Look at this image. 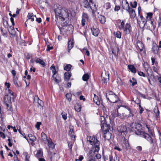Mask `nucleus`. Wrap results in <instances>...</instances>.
<instances>
[{"label":"nucleus","mask_w":161,"mask_h":161,"mask_svg":"<svg viewBox=\"0 0 161 161\" xmlns=\"http://www.w3.org/2000/svg\"><path fill=\"white\" fill-rule=\"evenodd\" d=\"M138 127L140 128L139 125H136L135 127L136 130L135 131L136 134L146 139L150 144H153V141L151 137V136H153L154 135L153 132L150 130H148L149 133L150 134V135L146 133L145 132L142 131L140 129H138Z\"/></svg>","instance_id":"obj_1"},{"label":"nucleus","mask_w":161,"mask_h":161,"mask_svg":"<svg viewBox=\"0 0 161 161\" xmlns=\"http://www.w3.org/2000/svg\"><path fill=\"white\" fill-rule=\"evenodd\" d=\"M125 24L124 20L121 22L120 25L119 26V30H122L124 32V35L126 36L129 34H130L132 32V28L130 23H127Z\"/></svg>","instance_id":"obj_2"},{"label":"nucleus","mask_w":161,"mask_h":161,"mask_svg":"<svg viewBox=\"0 0 161 161\" xmlns=\"http://www.w3.org/2000/svg\"><path fill=\"white\" fill-rule=\"evenodd\" d=\"M106 97L111 103H115L119 101V98L118 96L111 91L106 93Z\"/></svg>","instance_id":"obj_3"},{"label":"nucleus","mask_w":161,"mask_h":161,"mask_svg":"<svg viewBox=\"0 0 161 161\" xmlns=\"http://www.w3.org/2000/svg\"><path fill=\"white\" fill-rule=\"evenodd\" d=\"M63 9L61 6L58 4H56V7L54 8V11L56 18H58L59 19H60L61 16L62 11Z\"/></svg>","instance_id":"obj_4"},{"label":"nucleus","mask_w":161,"mask_h":161,"mask_svg":"<svg viewBox=\"0 0 161 161\" xmlns=\"http://www.w3.org/2000/svg\"><path fill=\"white\" fill-rule=\"evenodd\" d=\"M127 127L124 125H122L118 127L117 130L118 132L121 133V136L124 137L127 133Z\"/></svg>","instance_id":"obj_5"},{"label":"nucleus","mask_w":161,"mask_h":161,"mask_svg":"<svg viewBox=\"0 0 161 161\" xmlns=\"http://www.w3.org/2000/svg\"><path fill=\"white\" fill-rule=\"evenodd\" d=\"M4 103L7 106L8 110L12 112L13 110L11 106V97L6 96L4 97Z\"/></svg>","instance_id":"obj_6"},{"label":"nucleus","mask_w":161,"mask_h":161,"mask_svg":"<svg viewBox=\"0 0 161 161\" xmlns=\"http://www.w3.org/2000/svg\"><path fill=\"white\" fill-rule=\"evenodd\" d=\"M69 13L67 9H64L62 11L61 17L59 19H61L62 21H64L66 19H69Z\"/></svg>","instance_id":"obj_7"},{"label":"nucleus","mask_w":161,"mask_h":161,"mask_svg":"<svg viewBox=\"0 0 161 161\" xmlns=\"http://www.w3.org/2000/svg\"><path fill=\"white\" fill-rule=\"evenodd\" d=\"M99 149V148L97 147V148L92 147V149L89 151L88 153L90 158H93L95 154L98 152Z\"/></svg>","instance_id":"obj_8"},{"label":"nucleus","mask_w":161,"mask_h":161,"mask_svg":"<svg viewBox=\"0 0 161 161\" xmlns=\"http://www.w3.org/2000/svg\"><path fill=\"white\" fill-rule=\"evenodd\" d=\"M35 3L39 4L41 8L44 9L45 6H50V4L47 1H35Z\"/></svg>","instance_id":"obj_9"},{"label":"nucleus","mask_w":161,"mask_h":161,"mask_svg":"<svg viewBox=\"0 0 161 161\" xmlns=\"http://www.w3.org/2000/svg\"><path fill=\"white\" fill-rule=\"evenodd\" d=\"M109 129V126L107 127V129L105 130L106 132L104 133L103 137L105 139L108 140H110L111 138V134L108 132V130Z\"/></svg>","instance_id":"obj_10"},{"label":"nucleus","mask_w":161,"mask_h":161,"mask_svg":"<svg viewBox=\"0 0 161 161\" xmlns=\"http://www.w3.org/2000/svg\"><path fill=\"white\" fill-rule=\"evenodd\" d=\"M93 1H84L83 2V4L84 7L85 8H91L92 7L91 4H93Z\"/></svg>","instance_id":"obj_11"},{"label":"nucleus","mask_w":161,"mask_h":161,"mask_svg":"<svg viewBox=\"0 0 161 161\" xmlns=\"http://www.w3.org/2000/svg\"><path fill=\"white\" fill-rule=\"evenodd\" d=\"M159 47H158V45L156 43H153V44L152 47V50L155 54L158 55L159 53Z\"/></svg>","instance_id":"obj_12"},{"label":"nucleus","mask_w":161,"mask_h":161,"mask_svg":"<svg viewBox=\"0 0 161 161\" xmlns=\"http://www.w3.org/2000/svg\"><path fill=\"white\" fill-rule=\"evenodd\" d=\"M122 146L126 150H128L130 148V146L128 140L126 139L125 137H124Z\"/></svg>","instance_id":"obj_13"},{"label":"nucleus","mask_w":161,"mask_h":161,"mask_svg":"<svg viewBox=\"0 0 161 161\" xmlns=\"http://www.w3.org/2000/svg\"><path fill=\"white\" fill-rule=\"evenodd\" d=\"M111 115L113 119H114L117 117H119L120 118H123L121 117V114H119L118 108L116 109L114 111L112 112Z\"/></svg>","instance_id":"obj_14"},{"label":"nucleus","mask_w":161,"mask_h":161,"mask_svg":"<svg viewBox=\"0 0 161 161\" xmlns=\"http://www.w3.org/2000/svg\"><path fill=\"white\" fill-rule=\"evenodd\" d=\"M91 29L93 35L96 36H98L99 33V30L98 28L93 26L92 28H91Z\"/></svg>","instance_id":"obj_15"},{"label":"nucleus","mask_w":161,"mask_h":161,"mask_svg":"<svg viewBox=\"0 0 161 161\" xmlns=\"http://www.w3.org/2000/svg\"><path fill=\"white\" fill-rule=\"evenodd\" d=\"M99 144L100 142L97 139V137H96L95 139H94L93 142L91 143V145H92V147L97 148V147L100 148Z\"/></svg>","instance_id":"obj_16"},{"label":"nucleus","mask_w":161,"mask_h":161,"mask_svg":"<svg viewBox=\"0 0 161 161\" xmlns=\"http://www.w3.org/2000/svg\"><path fill=\"white\" fill-rule=\"evenodd\" d=\"M71 76V72H66L64 74V80L66 81H68Z\"/></svg>","instance_id":"obj_17"},{"label":"nucleus","mask_w":161,"mask_h":161,"mask_svg":"<svg viewBox=\"0 0 161 161\" xmlns=\"http://www.w3.org/2000/svg\"><path fill=\"white\" fill-rule=\"evenodd\" d=\"M122 7L124 9L126 10L127 11L130 9L129 3L127 1H125L124 4L122 5Z\"/></svg>","instance_id":"obj_18"},{"label":"nucleus","mask_w":161,"mask_h":161,"mask_svg":"<svg viewBox=\"0 0 161 161\" xmlns=\"http://www.w3.org/2000/svg\"><path fill=\"white\" fill-rule=\"evenodd\" d=\"M129 69L133 73H135L136 72V69L133 65L129 64L128 65Z\"/></svg>","instance_id":"obj_19"},{"label":"nucleus","mask_w":161,"mask_h":161,"mask_svg":"<svg viewBox=\"0 0 161 161\" xmlns=\"http://www.w3.org/2000/svg\"><path fill=\"white\" fill-rule=\"evenodd\" d=\"M68 52L69 53L70 50L72 48L74 45V42L73 41H69L68 42Z\"/></svg>","instance_id":"obj_20"},{"label":"nucleus","mask_w":161,"mask_h":161,"mask_svg":"<svg viewBox=\"0 0 161 161\" xmlns=\"http://www.w3.org/2000/svg\"><path fill=\"white\" fill-rule=\"evenodd\" d=\"M127 12L129 13L130 17H134L136 16L135 12L134 9L130 8Z\"/></svg>","instance_id":"obj_21"},{"label":"nucleus","mask_w":161,"mask_h":161,"mask_svg":"<svg viewBox=\"0 0 161 161\" xmlns=\"http://www.w3.org/2000/svg\"><path fill=\"white\" fill-rule=\"evenodd\" d=\"M140 18L141 19L142 24V27H144L147 24V21L145 19L144 17H143L142 15H140Z\"/></svg>","instance_id":"obj_22"},{"label":"nucleus","mask_w":161,"mask_h":161,"mask_svg":"<svg viewBox=\"0 0 161 161\" xmlns=\"http://www.w3.org/2000/svg\"><path fill=\"white\" fill-rule=\"evenodd\" d=\"M28 19H31V21H33L34 20V17L36 18L35 15H34L32 13H29L27 15Z\"/></svg>","instance_id":"obj_23"},{"label":"nucleus","mask_w":161,"mask_h":161,"mask_svg":"<svg viewBox=\"0 0 161 161\" xmlns=\"http://www.w3.org/2000/svg\"><path fill=\"white\" fill-rule=\"evenodd\" d=\"M99 21L102 24H104L106 21V18L103 15H100L98 17Z\"/></svg>","instance_id":"obj_24"},{"label":"nucleus","mask_w":161,"mask_h":161,"mask_svg":"<svg viewBox=\"0 0 161 161\" xmlns=\"http://www.w3.org/2000/svg\"><path fill=\"white\" fill-rule=\"evenodd\" d=\"M43 156V152L41 150H38L37 151V153L36 154V156L39 158Z\"/></svg>","instance_id":"obj_25"},{"label":"nucleus","mask_w":161,"mask_h":161,"mask_svg":"<svg viewBox=\"0 0 161 161\" xmlns=\"http://www.w3.org/2000/svg\"><path fill=\"white\" fill-rule=\"evenodd\" d=\"M35 61L36 63H39L42 66L45 65V62L39 58H36V59Z\"/></svg>","instance_id":"obj_26"},{"label":"nucleus","mask_w":161,"mask_h":161,"mask_svg":"<svg viewBox=\"0 0 161 161\" xmlns=\"http://www.w3.org/2000/svg\"><path fill=\"white\" fill-rule=\"evenodd\" d=\"M47 141L48 143V145L49 147L52 149L53 148L55 147L54 144L52 142V141H50L48 139H47Z\"/></svg>","instance_id":"obj_27"},{"label":"nucleus","mask_w":161,"mask_h":161,"mask_svg":"<svg viewBox=\"0 0 161 161\" xmlns=\"http://www.w3.org/2000/svg\"><path fill=\"white\" fill-rule=\"evenodd\" d=\"M41 138L42 141H45L47 140V137L46 134L42 132L41 134Z\"/></svg>","instance_id":"obj_28"},{"label":"nucleus","mask_w":161,"mask_h":161,"mask_svg":"<svg viewBox=\"0 0 161 161\" xmlns=\"http://www.w3.org/2000/svg\"><path fill=\"white\" fill-rule=\"evenodd\" d=\"M94 97L93 98V101L96 103L97 105H99L100 103V101H99V99L98 98V97L96 96L95 94H94Z\"/></svg>","instance_id":"obj_29"},{"label":"nucleus","mask_w":161,"mask_h":161,"mask_svg":"<svg viewBox=\"0 0 161 161\" xmlns=\"http://www.w3.org/2000/svg\"><path fill=\"white\" fill-rule=\"evenodd\" d=\"M81 106L78 103L76 104L75 105V109L76 111L79 112L81 110Z\"/></svg>","instance_id":"obj_30"},{"label":"nucleus","mask_w":161,"mask_h":161,"mask_svg":"<svg viewBox=\"0 0 161 161\" xmlns=\"http://www.w3.org/2000/svg\"><path fill=\"white\" fill-rule=\"evenodd\" d=\"M28 137L29 138L30 140L32 142H34L36 140V137L31 134L28 135Z\"/></svg>","instance_id":"obj_31"},{"label":"nucleus","mask_w":161,"mask_h":161,"mask_svg":"<svg viewBox=\"0 0 161 161\" xmlns=\"http://www.w3.org/2000/svg\"><path fill=\"white\" fill-rule=\"evenodd\" d=\"M89 78V75L87 73L84 74L82 76V80L84 81H87Z\"/></svg>","instance_id":"obj_32"},{"label":"nucleus","mask_w":161,"mask_h":161,"mask_svg":"<svg viewBox=\"0 0 161 161\" xmlns=\"http://www.w3.org/2000/svg\"><path fill=\"white\" fill-rule=\"evenodd\" d=\"M101 119V122L102 124H103V126H108L107 124H104L105 121H104V117L103 116H101L100 117Z\"/></svg>","instance_id":"obj_33"},{"label":"nucleus","mask_w":161,"mask_h":161,"mask_svg":"<svg viewBox=\"0 0 161 161\" xmlns=\"http://www.w3.org/2000/svg\"><path fill=\"white\" fill-rule=\"evenodd\" d=\"M71 67L72 66L71 64H67L66 66L64 67V70L67 71H69L71 69Z\"/></svg>","instance_id":"obj_34"},{"label":"nucleus","mask_w":161,"mask_h":161,"mask_svg":"<svg viewBox=\"0 0 161 161\" xmlns=\"http://www.w3.org/2000/svg\"><path fill=\"white\" fill-rule=\"evenodd\" d=\"M147 22L149 23H150L151 25V27H153V29H155L156 27V26L154 25L153 23V19H150L148 20Z\"/></svg>","instance_id":"obj_35"},{"label":"nucleus","mask_w":161,"mask_h":161,"mask_svg":"<svg viewBox=\"0 0 161 161\" xmlns=\"http://www.w3.org/2000/svg\"><path fill=\"white\" fill-rule=\"evenodd\" d=\"M154 112L156 115L157 118H158L159 117V111L158 108H155Z\"/></svg>","instance_id":"obj_36"},{"label":"nucleus","mask_w":161,"mask_h":161,"mask_svg":"<svg viewBox=\"0 0 161 161\" xmlns=\"http://www.w3.org/2000/svg\"><path fill=\"white\" fill-rule=\"evenodd\" d=\"M74 131H73V129H70V130L69 132V135L72 137V138L75 137V136L74 135Z\"/></svg>","instance_id":"obj_37"},{"label":"nucleus","mask_w":161,"mask_h":161,"mask_svg":"<svg viewBox=\"0 0 161 161\" xmlns=\"http://www.w3.org/2000/svg\"><path fill=\"white\" fill-rule=\"evenodd\" d=\"M130 4L131 7L133 8H135L137 5V3L135 1H134L133 3L130 2Z\"/></svg>","instance_id":"obj_38"},{"label":"nucleus","mask_w":161,"mask_h":161,"mask_svg":"<svg viewBox=\"0 0 161 161\" xmlns=\"http://www.w3.org/2000/svg\"><path fill=\"white\" fill-rule=\"evenodd\" d=\"M72 95L70 93H67L66 95V97L68 101H70L71 99Z\"/></svg>","instance_id":"obj_39"},{"label":"nucleus","mask_w":161,"mask_h":161,"mask_svg":"<svg viewBox=\"0 0 161 161\" xmlns=\"http://www.w3.org/2000/svg\"><path fill=\"white\" fill-rule=\"evenodd\" d=\"M115 36L119 38H121V32L119 31H117L115 33Z\"/></svg>","instance_id":"obj_40"},{"label":"nucleus","mask_w":161,"mask_h":161,"mask_svg":"<svg viewBox=\"0 0 161 161\" xmlns=\"http://www.w3.org/2000/svg\"><path fill=\"white\" fill-rule=\"evenodd\" d=\"M101 155L99 153H96L95 155V156L93 158V159H95V158L97 159H99L101 158Z\"/></svg>","instance_id":"obj_41"},{"label":"nucleus","mask_w":161,"mask_h":161,"mask_svg":"<svg viewBox=\"0 0 161 161\" xmlns=\"http://www.w3.org/2000/svg\"><path fill=\"white\" fill-rule=\"evenodd\" d=\"M153 15V14L151 13H149L147 14V18L148 20L151 19L152 16Z\"/></svg>","instance_id":"obj_42"},{"label":"nucleus","mask_w":161,"mask_h":161,"mask_svg":"<svg viewBox=\"0 0 161 161\" xmlns=\"http://www.w3.org/2000/svg\"><path fill=\"white\" fill-rule=\"evenodd\" d=\"M61 114L62 116V117L63 118V119L65 120H66V119H67V114L65 113L62 112L61 113Z\"/></svg>","instance_id":"obj_43"},{"label":"nucleus","mask_w":161,"mask_h":161,"mask_svg":"<svg viewBox=\"0 0 161 161\" xmlns=\"http://www.w3.org/2000/svg\"><path fill=\"white\" fill-rule=\"evenodd\" d=\"M104 7L106 9H108L110 8L111 6L109 3H106L104 5Z\"/></svg>","instance_id":"obj_44"},{"label":"nucleus","mask_w":161,"mask_h":161,"mask_svg":"<svg viewBox=\"0 0 161 161\" xmlns=\"http://www.w3.org/2000/svg\"><path fill=\"white\" fill-rule=\"evenodd\" d=\"M95 138H96L95 136H92V137L91 136L90 137L89 142L90 144H91V143L93 142L94 139H95Z\"/></svg>","instance_id":"obj_45"},{"label":"nucleus","mask_w":161,"mask_h":161,"mask_svg":"<svg viewBox=\"0 0 161 161\" xmlns=\"http://www.w3.org/2000/svg\"><path fill=\"white\" fill-rule=\"evenodd\" d=\"M82 19H88V15H87V14L83 12V13H82Z\"/></svg>","instance_id":"obj_46"},{"label":"nucleus","mask_w":161,"mask_h":161,"mask_svg":"<svg viewBox=\"0 0 161 161\" xmlns=\"http://www.w3.org/2000/svg\"><path fill=\"white\" fill-rule=\"evenodd\" d=\"M15 86L17 87H19L21 86V84L19 81H17V82L14 83Z\"/></svg>","instance_id":"obj_47"},{"label":"nucleus","mask_w":161,"mask_h":161,"mask_svg":"<svg viewBox=\"0 0 161 161\" xmlns=\"http://www.w3.org/2000/svg\"><path fill=\"white\" fill-rule=\"evenodd\" d=\"M42 124V123L40 122H37L36 125V127L37 128V130L40 129V126Z\"/></svg>","instance_id":"obj_48"},{"label":"nucleus","mask_w":161,"mask_h":161,"mask_svg":"<svg viewBox=\"0 0 161 161\" xmlns=\"http://www.w3.org/2000/svg\"><path fill=\"white\" fill-rule=\"evenodd\" d=\"M83 50L84 51H85V50L86 51L85 54L87 56H90V53L89 52V51L88 50H86L85 48H83Z\"/></svg>","instance_id":"obj_49"},{"label":"nucleus","mask_w":161,"mask_h":161,"mask_svg":"<svg viewBox=\"0 0 161 161\" xmlns=\"http://www.w3.org/2000/svg\"><path fill=\"white\" fill-rule=\"evenodd\" d=\"M138 75H140V76H143V77H145V74L143 73V72H141V71H138Z\"/></svg>","instance_id":"obj_50"},{"label":"nucleus","mask_w":161,"mask_h":161,"mask_svg":"<svg viewBox=\"0 0 161 161\" xmlns=\"http://www.w3.org/2000/svg\"><path fill=\"white\" fill-rule=\"evenodd\" d=\"M0 136L1 137H2L3 139H5V134L2 132L0 131Z\"/></svg>","instance_id":"obj_51"},{"label":"nucleus","mask_w":161,"mask_h":161,"mask_svg":"<svg viewBox=\"0 0 161 161\" xmlns=\"http://www.w3.org/2000/svg\"><path fill=\"white\" fill-rule=\"evenodd\" d=\"M52 72H53V75L52 76V77L54 78V76H55L54 75H55V74H56V73L57 72V71H56L55 68V69H54L53 70Z\"/></svg>","instance_id":"obj_52"},{"label":"nucleus","mask_w":161,"mask_h":161,"mask_svg":"<svg viewBox=\"0 0 161 161\" xmlns=\"http://www.w3.org/2000/svg\"><path fill=\"white\" fill-rule=\"evenodd\" d=\"M3 23L4 25L6 27L7 26V25L8 24V21L6 20H5L4 19L3 20Z\"/></svg>","instance_id":"obj_53"},{"label":"nucleus","mask_w":161,"mask_h":161,"mask_svg":"<svg viewBox=\"0 0 161 161\" xmlns=\"http://www.w3.org/2000/svg\"><path fill=\"white\" fill-rule=\"evenodd\" d=\"M90 8L92 10V14H95V12L97 10V9L94 8L93 7H92V6Z\"/></svg>","instance_id":"obj_54"},{"label":"nucleus","mask_w":161,"mask_h":161,"mask_svg":"<svg viewBox=\"0 0 161 161\" xmlns=\"http://www.w3.org/2000/svg\"><path fill=\"white\" fill-rule=\"evenodd\" d=\"M103 158L104 160V161H106V160H108V157L107 155H105L104 154L103 155Z\"/></svg>","instance_id":"obj_55"},{"label":"nucleus","mask_w":161,"mask_h":161,"mask_svg":"<svg viewBox=\"0 0 161 161\" xmlns=\"http://www.w3.org/2000/svg\"><path fill=\"white\" fill-rule=\"evenodd\" d=\"M137 24L139 25V26L140 27H142V23L141 21H140L139 20H138L137 19Z\"/></svg>","instance_id":"obj_56"},{"label":"nucleus","mask_w":161,"mask_h":161,"mask_svg":"<svg viewBox=\"0 0 161 161\" xmlns=\"http://www.w3.org/2000/svg\"><path fill=\"white\" fill-rule=\"evenodd\" d=\"M151 59L152 60V65H154L155 63V62L156 61H155V58H153L152 57Z\"/></svg>","instance_id":"obj_57"},{"label":"nucleus","mask_w":161,"mask_h":161,"mask_svg":"<svg viewBox=\"0 0 161 161\" xmlns=\"http://www.w3.org/2000/svg\"><path fill=\"white\" fill-rule=\"evenodd\" d=\"M134 115L133 114L132 112L131 111V109L129 111V114L128 116V117H133Z\"/></svg>","instance_id":"obj_58"},{"label":"nucleus","mask_w":161,"mask_h":161,"mask_svg":"<svg viewBox=\"0 0 161 161\" xmlns=\"http://www.w3.org/2000/svg\"><path fill=\"white\" fill-rule=\"evenodd\" d=\"M53 49V47H50L49 45L47 46V51H49L50 50L52 49Z\"/></svg>","instance_id":"obj_59"},{"label":"nucleus","mask_w":161,"mask_h":161,"mask_svg":"<svg viewBox=\"0 0 161 161\" xmlns=\"http://www.w3.org/2000/svg\"><path fill=\"white\" fill-rule=\"evenodd\" d=\"M86 20L85 19H82L81 20L82 25L83 26H84L85 25Z\"/></svg>","instance_id":"obj_60"},{"label":"nucleus","mask_w":161,"mask_h":161,"mask_svg":"<svg viewBox=\"0 0 161 161\" xmlns=\"http://www.w3.org/2000/svg\"><path fill=\"white\" fill-rule=\"evenodd\" d=\"M138 94L141 97H143L144 98H146V96L144 94H143L141 93L140 92H138Z\"/></svg>","instance_id":"obj_61"},{"label":"nucleus","mask_w":161,"mask_h":161,"mask_svg":"<svg viewBox=\"0 0 161 161\" xmlns=\"http://www.w3.org/2000/svg\"><path fill=\"white\" fill-rule=\"evenodd\" d=\"M11 72L12 74L13 77L15 76V75H16V71L15 70H12L11 71Z\"/></svg>","instance_id":"obj_62"},{"label":"nucleus","mask_w":161,"mask_h":161,"mask_svg":"<svg viewBox=\"0 0 161 161\" xmlns=\"http://www.w3.org/2000/svg\"><path fill=\"white\" fill-rule=\"evenodd\" d=\"M54 78V80L57 83H59L60 81L59 79H58L55 77L54 78Z\"/></svg>","instance_id":"obj_63"},{"label":"nucleus","mask_w":161,"mask_h":161,"mask_svg":"<svg viewBox=\"0 0 161 161\" xmlns=\"http://www.w3.org/2000/svg\"><path fill=\"white\" fill-rule=\"evenodd\" d=\"M102 81L104 83H106L107 82V79L105 78L104 77H103L102 79Z\"/></svg>","instance_id":"obj_64"}]
</instances>
